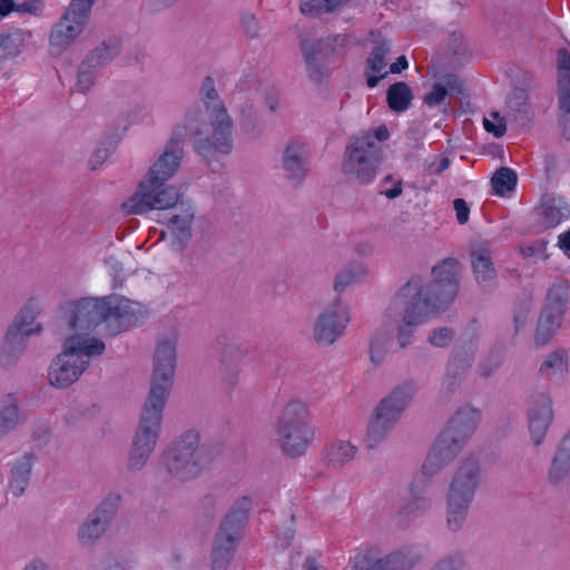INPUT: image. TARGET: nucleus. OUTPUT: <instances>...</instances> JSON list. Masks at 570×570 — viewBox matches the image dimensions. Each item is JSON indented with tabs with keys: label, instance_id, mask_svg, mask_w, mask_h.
<instances>
[{
	"label": "nucleus",
	"instance_id": "nucleus-1",
	"mask_svg": "<svg viewBox=\"0 0 570 570\" xmlns=\"http://www.w3.org/2000/svg\"><path fill=\"white\" fill-rule=\"evenodd\" d=\"M183 129L171 132L164 151L150 166L138 190L122 204L129 215H141L150 210H164L179 202L180 193L175 186H165L180 167L184 157Z\"/></svg>",
	"mask_w": 570,
	"mask_h": 570
},
{
	"label": "nucleus",
	"instance_id": "nucleus-2",
	"mask_svg": "<svg viewBox=\"0 0 570 570\" xmlns=\"http://www.w3.org/2000/svg\"><path fill=\"white\" fill-rule=\"evenodd\" d=\"M65 317L73 334L91 335L95 328L106 324L111 335L137 326L147 317L145 307L119 295L83 297L67 305Z\"/></svg>",
	"mask_w": 570,
	"mask_h": 570
},
{
	"label": "nucleus",
	"instance_id": "nucleus-3",
	"mask_svg": "<svg viewBox=\"0 0 570 570\" xmlns=\"http://www.w3.org/2000/svg\"><path fill=\"white\" fill-rule=\"evenodd\" d=\"M213 444L200 443L198 431L189 430L169 443L160 456V466L176 482L196 479L216 458Z\"/></svg>",
	"mask_w": 570,
	"mask_h": 570
},
{
	"label": "nucleus",
	"instance_id": "nucleus-4",
	"mask_svg": "<svg viewBox=\"0 0 570 570\" xmlns=\"http://www.w3.org/2000/svg\"><path fill=\"white\" fill-rule=\"evenodd\" d=\"M481 421V411L464 405L459 407L436 438L426 460L423 473L433 475L451 463L472 438Z\"/></svg>",
	"mask_w": 570,
	"mask_h": 570
},
{
	"label": "nucleus",
	"instance_id": "nucleus-5",
	"mask_svg": "<svg viewBox=\"0 0 570 570\" xmlns=\"http://www.w3.org/2000/svg\"><path fill=\"white\" fill-rule=\"evenodd\" d=\"M105 351L104 341L94 335L77 333L68 336L61 353L50 364L48 376L51 385L65 389L77 382L91 360Z\"/></svg>",
	"mask_w": 570,
	"mask_h": 570
},
{
	"label": "nucleus",
	"instance_id": "nucleus-6",
	"mask_svg": "<svg viewBox=\"0 0 570 570\" xmlns=\"http://www.w3.org/2000/svg\"><path fill=\"white\" fill-rule=\"evenodd\" d=\"M389 137L386 126L381 125L350 138L342 161V170L350 181L368 185L374 180L382 160L381 142Z\"/></svg>",
	"mask_w": 570,
	"mask_h": 570
},
{
	"label": "nucleus",
	"instance_id": "nucleus-7",
	"mask_svg": "<svg viewBox=\"0 0 570 570\" xmlns=\"http://www.w3.org/2000/svg\"><path fill=\"white\" fill-rule=\"evenodd\" d=\"M278 443L285 455H303L314 439V429L308 421V410L304 402L289 401L277 421Z\"/></svg>",
	"mask_w": 570,
	"mask_h": 570
},
{
	"label": "nucleus",
	"instance_id": "nucleus-8",
	"mask_svg": "<svg viewBox=\"0 0 570 570\" xmlns=\"http://www.w3.org/2000/svg\"><path fill=\"white\" fill-rule=\"evenodd\" d=\"M415 393L416 385L413 382H405L379 402L367 424L365 438L367 448L374 449L385 440L412 402Z\"/></svg>",
	"mask_w": 570,
	"mask_h": 570
},
{
	"label": "nucleus",
	"instance_id": "nucleus-9",
	"mask_svg": "<svg viewBox=\"0 0 570 570\" xmlns=\"http://www.w3.org/2000/svg\"><path fill=\"white\" fill-rule=\"evenodd\" d=\"M177 342L178 337L176 334L158 340L154 354L150 390L145 402L165 407L176 370Z\"/></svg>",
	"mask_w": 570,
	"mask_h": 570
},
{
	"label": "nucleus",
	"instance_id": "nucleus-10",
	"mask_svg": "<svg viewBox=\"0 0 570 570\" xmlns=\"http://www.w3.org/2000/svg\"><path fill=\"white\" fill-rule=\"evenodd\" d=\"M438 311L423 294L421 277L413 276L394 296L385 316L391 321L406 320L407 324H422Z\"/></svg>",
	"mask_w": 570,
	"mask_h": 570
},
{
	"label": "nucleus",
	"instance_id": "nucleus-11",
	"mask_svg": "<svg viewBox=\"0 0 570 570\" xmlns=\"http://www.w3.org/2000/svg\"><path fill=\"white\" fill-rule=\"evenodd\" d=\"M95 1L71 0L61 18L52 26L49 45L57 53L65 51L82 33Z\"/></svg>",
	"mask_w": 570,
	"mask_h": 570
},
{
	"label": "nucleus",
	"instance_id": "nucleus-12",
	"mask_svg": "<svg viewBox=\"0 0 570 570\" xmlns=\"http://www.w3.org/2000/svg\"><path fill=\"white\" fill-rule=\"evenodd\" d=\"M120 502V494L110 492L87 514L76 531L80 547L92 549L99 543L117 515Z\"/></svg>",
	"mask_w": 570,
	"mask_h": 570
},
{
	"label": "nucleus",
	"instance_id": "nucleus-13",
	"mask_svg": "<svg viewBox=\"0 0 570 570\" xmlns=\"http://www.w3.org/2000/svg\"><path fill=\"white\" fill-rule=\"evenodd\" d=\"M346 38L342 35L318 39L316 41H303L302 52L306 62L308 77L320 82L328 75L327 65L343 53Z\"/></svg>",
	"mask_w": 570,
	"mask_h": 570
},
{
	"label": "nucleus",
	"instance_id": "nucleus-14",
	"mask_svg": "<svg viewBox=\"0 0 570 570\" xmlns=\"http://www.w3.org/2000/svg\"><path fill=\"white\" fill-rule=\"evenodd\" d=\"M459 262L445 258L432 268V282L423 284V294L432 301L438 312L454 301L459 291Z\"/></svg>",
	"mask_w": 570,
	"mask_h": 570
},
{
	"label": "nucleus",
	"instance_id": "nucleus-15",
	"mask_svg": "<svg viewBox=\"0 0 570 570\" xmlns=\"http://www.w3.org/2000/svg\"><path fill=\"white\" fill-rule=\"evenodd\" d=\"M350 321L347 304L336 299L327 304L314 320L313 338L321 346H331L344 334Z\"/></svg>",
	"mask_w": 570,
	"mask_h": 570
},
{
	"label": "nucleus",
	"instance_id": "nucleus-16",
	"mask_svg": "<svg viewBox=\"0 0 570 570\" xmlns=\"http://www.w3.org/2000/svg\"><path fill=\"white\" fill-rule=\"evenodd\" d=\"M527 421L533 445H541L553 421L552 399L547 389H537L530 393L527 401Z\"/></svg>",
	"mask_w": 570,
	"mask_h": 570
},
{
	"label": "nucleus",
	"instance_id": "nucleus-17",
	"mask_svg": "<svg viewBox=\"0 0 570 570\" xmlns=\"http://www.w3.org/2000/svg\"><path fill=\"white\" fill-rule=\"evenodd\" d=\"M208 124L210 134H204L196 139L195 145L197 151L206 157L212 153H220L227 155L233 149V127L234 122L228 111L208 115Z\"/></svg>",
	"mask_w": 570,
	"mask_h": 570
},
{
	"label": "nucleus",
	"instance_id": "nucleus-18",
	"mask_svg": "<svg viewBox=\"0 0 570 570\" xmlns=\"http://www.w3.org/2000/svg\"><path fill=\"white\" fill-rule=\"evenodd\" d=\"M164 406L145 402L130 446L151 458L156 450L163 423Z\"/></svg>",
	"mask_w": 570,
	"mask_h": 570
},
{
	"label": "nucleus",
	"instance_id": "nucleus-19",
	"mask_svg": "<svg viewBox=\"0 0 570 570\" xmlns=\"http://www.w3.org/2000/svg\"><path fill=\"white\" fill-rule=\"evenodd\" d=\"M482 470L478 459L468 456L453 472L446 498L472 502L481 484Z\"/></svg>",
	"mask_w": 570,
	"mask_h": 570
},
{
	"label": "nucleus",
	"instance_id": "nucleus-20",
	"mask_svg": "<svg viewBox=\"0 0 570 570\" xmlns=\"http://www.w3.org/2000/svg\"><path fill=\"white\" fill-rule=\"evenodd\" d=\"M281 166L292 186H302L309 173V150L306 142L301 139L288 140L282 153Z\"/></svg>",
	"mask_w": 570,
	"mask_h": 570
},
{
	"label": "nucleus",
	"instance_id": "nucleus-21",
	"mask_svg": "<svg viewBox=\"0 0 570 570\" xmlns=\"http://www.w3.org/2000/svg\"><path fill=\"white\" fill-rule=\"evenodd\" d=\"M474 278L482 292H491L497 284V271L492 262V248L489 242H474L470 248Z\"/></svg>",
	"mask_w": 570,
	"mask_h": 570
},
{
	"label": "nucleus",
	"instance_id": "nucleus-22",
	"mask_svg": "<svg viewBox=\"0 0 570 570\" xmlns=\"http://www.w3.org/2000/svg\"><path fill=\"white\" fill-rule=\"evenodd\" d=\"M42 309V299L40 297H30L17 313L8 330L28 340L31 336L41 334L42 325L36 320Z\"/></svg>",
	"mask_w": 570,
	"mask_h": 570
},
{
	"label": "nucleus",
	"instance_id": "nucleus-23",
	"mask_svg": "<svg viewBox=\"0 0 570 570\" xmlns=\"http://www.w3.org/2000/svg\"><path fill=\"white\" fill-rule=\"evenodd\" d=\"M414 560L407 552L394 551L384 557L372 559L368 553H358L354 558V570H411Z\"/></svg>",
	"mask_w": 570,
	"mask_h": 570
},
{
	"label": "nucleus",
	"instance_id": "nucleus-24",
	"mask_svg": "<svg viewBox=\"0 0 570 570\" xmlns=\"http://www.w3.org/2000/svg\"><path fill=\"white\" fill-rule=\"evenodd\" d=\"M538 224L542 228H552L570 216V206L563 197L547 194L534 208Z\"/></svg>",
	"mask_w": 570,
	"mask_h": 570
},
{
	"label": "nucleus",
	"instance_id": "nucleus-25",
	"mask_svg": "<svg viewBox=\"0 0 570 570\" xmlns=\"http://www.w3.org/2000/svg\"><path fill=\"white\" fill-rule=\"evenodd\" d=\"M473 362L471 354H456L446 364L443 381L440 387V395L449 397L455 393L465 379Z\"/></svg>",
	"mask_w": 570,
	"mask_h": 570
},
{
	"label": "nucleus",
	"instance_id": "nucleus-26",
	"mask_svg": "<svg viewBox=\"0 0 570 570\" xmlns=\"http://www.w3.org/2000/svg\"><path fill=\"white\" fill-rule=\"evenodd\" d=\"M240 531L220 524L213 548V570H225L233 558Z\"/></svg>",
	"mask_w": 570,
	"mask_h": 570
},
{
	"label": "nucleus",
	"instance_id": "nucleus-27",
	"mask_svg": "<svg viewBox=\"0 0 570 570\" xmlns=\"http://www.w3.org/2000/svg\"><path fill=\"white\" fill-rule=\"evenodd\" d=\"M27 421V414L13 393L0 400V440L14 432Z\"/></svg>",
	"mask_w": 570,
	"mask_h": 570
},
{
	"label": "nucleus",
	"instance_id": "nucleus-28",
	"mask_svg": "<svg viewBox=\"0 0 570 570\" xmlns=\"http://www.w3.org/2000/svg\"><path fill=\"white\" fill-rule=\"evenodd\" d=\"M389 53L390 43L386 40L375 42L366 59L365 67L366 83L370 88L376 87L380 80L386 78L390 73V70H386Z\"/></svg>",
	"mask_w": 570,
	"mask_h": 570
},
{
	"label": "nucleus",
	"instance_id": "nucleus-29",
	"mask_svg": "<svg viewBox=\"0 0 570 570\" xmlns=\"http://www.w3.org/2000/svg\"><path fill=\"white\" fill-rule=\"evenodd\" d=\"M37 455L32 452H24L16 458L10 470L9 490L16 497H21L29 485L32 468Z\"/></svg>",
	"mask_w": 570,
	"mask_h": 570
},
{
	"label": "nucleus",
	"instance_id": "nucleus-30",
	"mask_svg": "<svg viewBox=\"0 0 570 570\" xmlns=\"http://www.w3.org/2000/svg\"><path fill=\"white\" fill-rule=\"evenodd\" d=\"M570 475V436L559 443L548 470V480L559 484Z\"/></svg>",
	"mask_w": 570,
	"mask_h": 570
},
{
	"label": "nucleus",
	"instance_id": "nucleus-31",
	"mask_svg": "<svg viewBox=\"0 0 570 570\" xmlns=\"http://www.w3.org/2000/svg\"><path fill=\"white\" fill-rule=\"evenodd\" d=\"M205 118H207L206 110L204 111L199 104H193L186 109L184 121L176 125L173 132L178 131V129H183V145L188 135L195 136L197 139L206 134L207 124Z\"/></svg>",
	"mask_w": 570,
	"mask_h": 570
},
{
	"label": "nucleus",
	"instance_id": "nucleus-32",
	"mask_svg": "<svg viewBox=\"0 0 570 570\" xmlns=\"http://www.w3.org/2000/svg\"><path fill=\"white\" fill-rule=\"evenodd\" d=\"M193 219L194 210L191 206L180 205L175 208V213L168 218L167 228L179 243H185L191 236Z\"/></svg>",
	"mask_w": 570,
	"mask_h": 570
},
{
	"label": "nucleus",
	"instance_id": "nucleus-33",
	"mask_svg": "<svg viewBox=\"0 0 570 570\" xmlns=\"http://www.w3.org/2000/svg\"><path fill=\"white\" fill-rule=\"evenodd\" d=\"M28 338L7 331L0 352V363L3 366H13L23 356L27 350Z\"/></svg>",
	"mask_w": 570,
	"mask_h": 570
},
{
	"label": "nucleus",
	"instance_id": "nucleus-34",
	"mask_svg": "<svg viewBox=\"0 0 570 570\" xmlns=\"http://www.w3.org/2000/svg\"><path fill=\"white\" fill-rule=\"evenodd\" d=\"M32 37V31L16 29L0 35V61L16 58L23 50L26 41Z\"/></svg>",
	"mask_w": 570,
	"mask_h": 570
},
{
	"label": "nucleus",
	"instance_id": "nucleus-35",
	"mask_svg": "<svg viewBox=\"0 0 570 570\" xmlns=\"http://www.w3.org/2000/svg\"><path fill=\"white\" fill-rule=\"evenodd\" d=\"M568 353L564 350H556L549 353L539 367L542 377L550 381H559L568 373Z\"/></svg>",
	"mask_w": 570,
	"mask_h": 570
},
{
	"label": "nucleus",
	"instance_id": "nucleus-36",
	"mask_svg": "<svg viewBox=\"0 0 570 570\" xmlns=\"http://www.w3.org/2000/svg\"><path fill=\"white\" fill-rule=\"evenodd\" d=\"M562 314L542 309L534 333V343L538 347L547 345L561 327Z\"/></svg>",
	"mask_w": 570,
	"mask_h": 570
},
{
	"label": "nucleus",
	"instance_id": "nucleus-37",
	"mask_svg": "<svg viewBox=\"0 0 570 570\" xmlns=\"http://www.w3.org/2000/svg\"><path fill=\"white\" fill-rule=\"evenodd\" d=\"M119 53L120 42L117 39H108L91 50L85 61L91 65L92 68L100 70L110 63Z\"/></svg>",
	"mask_w": 570,
	"mask_h": 570
},
{
	"label": "nucleus",
	"instance_id": "nucleus-38",
	"mask_svg": "<svg viewBox=\"0 0 570 570\" xmlns=\"http://www.w3.org/2000/svg\"><path fill=\"white\" fill-rule=\"evenodd\" d=\"M356 453V448L348 441H335L325 448V461L327 466L338 469L351 462Z\"/></svg>",
	"mask_w": 570,
	"mask_h": 570
},
{
	"label": "nucleus",
	"instance_id": "nucleus-39",
	"mask_svg": "<svg viewBox=\"0 0 570 570\" xmlns=\"http://www.w3.org/2000/svg\"><path fill=\"white\" fill-rule=\"evenodd\" d=\"M200 101L206 109V115H215L224 111H228L225 102L220 98L215 81L210 76H207L199 89Z\"/></svg>",
	"mask_w": 570,
	"mask_h": 570
},
{
	"label": "nucleus",
	"instance_id": "nucleus-40",
	"mask_svg": "<svg viewBox=\"0 0 570 570\" xmlns=\"http://www.w3.org/2000/svg\"><path fill=\"white\" fill-rule=\"evenodd\" d=\"M413 94L410 86L403 81H399L390 86L386 92L389 107L396 112H403L409 109Z\"/></svg>",
	"mask_w": 570,
	"mask_h": 570
},
{
	"label": "nucleus",
	"instance_id": "nucleus-41",
	"mask_svg": "<svg viewBox=\"0 0 570 570\" xmlns=\"http://www.w3.org/2000/svg\"><path fill=\"white\" fill-rule=\"evenodd\" d=\"M252 509V500L249 497H242L236 500L222 523L239 530L244 528L248 513Z\"/></svg>",
	"mask_w": 570,
	"mask_h": 570
},
{
	"label": "nucleus",
	"instance_id": "nucleus-42",
	"mask_svg": "<svg viewBox=\"0 0 570 570\" xmlns=\"http://www.w3.org/2000/svg\"><path fill=\"white\" fill-rule=\"evenodd\" d=\"M471 503L446 498V524L451 531L456 532L462 529Z\"/></svg>",
	"mask_w": 570,
	"mask_h": 570
},
{
	"label": "nucleus",
	"instance_id": "nucleus-43",
	"mask_svg": "<svg viewBox=\"0 0 570 570\" xmlns=\"http://www.w3.org/2000/svg\"><path fill=\"white\" fill-rule=\"evenodd\" d=\"M567 301H568L567 283H564V282L556 283L548 291L547 302H546L543 309L563 315Z\"/></svg>",
	"mask_w": 570,
	"mask_h": 570
},
{
	"label": "nucleus",
	"instance_id": "nucleus-44",
	"mask_svg": "<svg viewBox=\"0 0 570 570\" xmlns=\"http://www.w3.org/2000/svg\"><path fill=\"white\" fill-rule=\"evenodd\" d=\"M559 124L563 136L570 139V82L558 83Z\"/></svg>",
	"mask_w": 570,
	"mask_h": 570
},
{
	"label": "nucleus",
	"instance_id": "nucleus-45",
	"mask_svg": "<svg viewBox=\"0 0 570 570\" xmlns=\"http://www.w3.org/2000/svg\"><path fill=\"white\" fill-rule=\"evenodd\" d=\"M517 181V174L512 169L501 167L493 175L491 185L497 195L504 196L507 193L515 188Z\"/></svg>",
	"mask_w": 570,
	"mask_h": 570
},
{
	"label": "nucleus",
	"instance_id": "nucleus-46",
	"mask_svg": "<svg viewBox=\"0 0 570 570\" xmlns=\"http://www.w3.org/2000/svg\"><path fill=\"white\" fill-rule=\"evenodd\" d=\"M365 276V271L362 266L351 264L340 271L334 278V291L344 292L347 286L358 282Z\"/></svg>",
	"mask_w": 570,
	"mask_h": 570
},
{
	"label": "nucleus",
	"instance_id": "nucleus-47",
	"mask_svg": "<svg viewBox=\"0 0 570 570\" xmlns=\"http://www.w3.org/2000/svg\"><path fill=\"white\" fill-rule=\"evenodd\" d=\"M348 0H301L299 9L303 14L320 16L325 12H332L343 6Z\"/></svg>",
	"mask_w": 570,
	"mask_h": 570
},
{
	"label": "nucleus",
	"instance_id": "nucleus-48",
	"mask_svg": "<svg viewBox=\"0 0 570 570\" xmlns=\"http://www.w3.org/2000/svg\"><path fill=\"white\" fill-rule=\"evenodd\" d=\"M98 72V69L92 68L91 65L83 60L78 69L75 85L76 90L81 94L88 92L95 85V79Z\"/></svg>",
	"mask_w": 570,
	"mask_h": 570
},
{
	"label": "nucleus",
	"instance_id": "nucleus-49",
	"mask_svg": "<svg viewBox=\"0 0 570 570\" xmlns=\"http://www.w3.org/2000/svg\"><path fill=\"white\" fill-rule=\"evenodd\" d=\"M247 355V350L238 344H226L220 352V365L239 366Z\"/></svg>",
	"mask_w": 570,
	"mask_h": 570
},
{
	"label": "nucleus",
	"instance_id": "nucleus-50",
	"mask_svg": "<svg viewBox=\"0 0 570 570\" xmlns=\"http://www.w3.org/2000/svg\"><path fill=\"white\" fill-rule=\"evenodd\" d=\"M412 495V500L404 507V512L412 518L424 515L432 507L431 498L420 494L413 489Z\"/></svg>",
	"mask_w": 570,
	"mask_h": 570
},
{
	"label": "nucleus",
	"instance_id": "nucleus-51",
	"mask_svg": "<svg viewBox=\"0 0 570 570\" xmlns=\"http://www.w3.org/2000/svg\"><path fill=\"white\" fill-rule=\"evenodd\" d=\"M390 337L386 334H376L373 336L370 346V357L374 364H380L389 348Z\"/></svg>",
	"mask_w": 570,
	"mask_h": 570
},
{
	"label": "nucleus",
	"instance_id": "nucleus-52",
	"mask_svg": "<svg viewBox=\"0 0 570 570\" xmlns=\"http://www.w3.org/2000/svg\"><path fill=\"white\" fill-rule=\"evenodd\" d=\"M455 332L448 326L433 330L428 338V342L435 347H445L454 338Z\"/></svg>",
	"mask_w": 570,
	"mask_h": 570
},
{
	"label": "nucleus",
	"instance_id": "nucleus-53",
	"mask_svg": "<svg viewBox=\"0 0 570 570\" xmlns=\"http://www.w3.org/2000/svg\"><path fill=\"white\" fill-rule=\"evenodd\" d=\"M144 451H138L134 448H129L128 456L126 461V469L129 472L141 471L150 460V456L145 455Z\"/></svg>",
	"mask_w": 570,
	"mask_h": 570
},
{
	"label": "nucleus",
	"instance_id": "nucleus-54",
	"mask_svg": "<svg viewBox=\"0 0 570 570\" xmlns=\"http://www.w3.org/2000/svg\"><path fill=\"white\" fill-rule=\"evenodd\" d=\"M464 563V557L461 553H454L439 560L431 570H462Z\"/></svg>",
	"mask_w": 570,
	"mask_h": 570
},
{
	"label": "nucleus",
	"instance_id": "nucleus-55",
	"mask_svg": "<svg viewBox=\"0 0 570 570\" xmlns=\"http://www.w3.org/2000/svg\"><path fill=\"white\" fill-rule=\"evenodd\" d=\"M558 83L570 82V55L566 49H560L557 58Z\"/></svg>",
	"mask_w": 570,
	"mask_h": 570
},
{
	"label": "nucleus",
	"instance_id": "nucleus-56",
	"mask_svg": "<svg viewBox=\"0 0 570 570\" xmlns=\"http://www.w3.org/2000/svg\"><path fill=\"white\" fill-rule=\"evenodd\" d=\"M397 322H400L396 335L397 343L401 348H405L411 344L414 334V328L420 324H407L406 320L402 318H400Z\"/></svg>",
	"mask_w": 570,
	"mask_h": 570
},
{
	"label": "nucleus",
	"instance_id": "nucleus-57",
	"mask_svg": "<svg viewBox=\"0 0 570 570\" xmlns=\"http://www.w3.org/2000/svg\"><path fill=\"white\" fill-rule=\"evenodd\" d=\"M448 96L445 85L436 82L432 90L424 96V104L429 107H436L441 105Z\"/></svg>",
	"mask_w": 570,
	"mask_h": 570
},
{
	"label": "nucleus",
	"instance_id": "nucleus-58",
	"mask_svg": "<svg viewBox=\"0 0 570 570\" xmlns=\"http://www.w3.org/2000/svg\"><path fill=\"white\" fill-rule=\"evenodd\" d=\"M491 116L495 119V122L488 118H484V120H483L484 129L488 132L493 134L494 137L500 138L505 134L507 125L504 122V119L501 118L498 112H493Z\"/></svg>",
	"mask_w": 570,
	"mask_h": 570
},
{
	"label": "nucleus",
	"instance_id": "nucleus-59",
	"mask_svg": "<svg viewBox=\"0 0 570 570\" xmlns=\"http://www.w3.org/2000/svg\"><path fill=\"white\" fill-rule=\"evenodd\" d=\"M16 12L30 13L33 16H41L45 10V2L42 0H28L21 3H16Z\"/></svg>",
	"mask_w": 570,
	"mask_h": 570
},
{
	"label": "nucleus",
	"instance_id": "nucleus-60",
	"mask_svg": "<svg viewBox=\"0 0 570 570\" xmlns=\"http://www.w3.org/2000/svg\"><path fill=\"white\" fill-rule=\"evenodd\" d=\"M220 374L223 382L228 387H235L239 381L240 367L230 365H220Z\"/></svg>",
	"mask_w": 570,
	"mask_h": 570
},
{
	"label": "nucleus",
	"instance_id": "nucleus-61",
	"mask_svg": "<svg viewBox=\"0 0 570 570\" xmlns=\"http://www.w3.org/2000/svg\"><path fill=\"white\" fill-rule=\"evenodd\" d=\"M242 26L245 33L249 38H257L259 36L261 27L256 17L252 13H246L242 17Z\"/></svg>",
	"mask_w": 570,
	"mask_h": 570
},
{
	"label": "nucleus",
	"instance_id": "nucleus-62",
	"mask_svg": "<svg viewBox=\"0 0 570 570\" xmlns=\"http://www.w3.org/2000/svg\"><path fill=\"white\" fill-rule=\"evenodd\" d=\"M546 243L543 240L521 247V252L525 257H534L544 259Z\"/></svg>",
	"mask_w": 570,
	"mask_h": 570
},
{
	"label": "nucleus",
	"instance_id": "nucleus-63",
	"mask_svg": "<svg viewBox=\"0 0 570 570\" xmlns=\"http://www.w3.org/2000/svg\"><path fill=\"white\" fill-rule=\"evenodd\" d=\"M453 207L456 214V219L460 225H464L469 220L470 209L462 198H456L453 202Z\"/></svg>",
	"mask_w": 570,
	"mask_h": 570
},
{
	"label": "nucleus",
	"instance_id": "nucleus-64",
	"mask_svg": "<svg viewBox=\"0 0 570 570\" xmlns=\"http://www.w3.org/2000/svg\"><path fill=\"white\" fill-rule=\"evenodd\" d=\"M21 570H52V566L48 559L36 557L26 562Z\"/></svg>",
	"mask_w": 570,
	"mask_h": 570
}]
</instances>
